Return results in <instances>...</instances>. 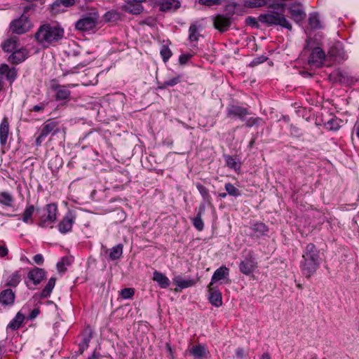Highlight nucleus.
Here are the masks:
<instances>
[{
    "instance_id": "obj_3",
    "label": "nucleus",
    "mask_w": 359,
    "mask_h": 359,
    "mask_svg": "<svg viewBox=\"0 0 359 359\" xmlns=\"http://www.w3.org/2000/svg\"><path fill=\"white\" fill-rule=\"evenodd\" d=\"M259 20L268 26L279 25L288 30H292V26L287 20L283 13H278L275 11H269L267 13H262L259 16Z\"/></svg>"
},
{
    "instance_id": "obj_17",
    "label": "nucleus",
    "mask_w": 359,
    "mask_h": 359,
    "mask_svg": "<svg viewBox=\"0 0 359 359\" xmlns=\"http://www.w3.org/2000/svg\"><path fill=\"white\" fill-rule=\"evenodd\" d=\"M28 55V50L26 48H18L14 50L8 57V60L13 64H19L23 62Z\"/></svg>"
},
{
    "instance_id": "obj_13",
    "label": "nucleus",
    "mask_w": 359,
    "mask_h": 359,
    "mask_svg": "<svg viewBox=\"0 0 359 359\" xmlns=\"http://www.w3.org/2000/svg\"><path fill=\"white\" fill-rule=\"evenodd\" d=\"M212 18L214 27L220 32H225L227 30L231 23V19L229 17L222 14L216 15Z\"/></svg>"
},
{
    "instance_id": "obj_22",
    "label": "nucleus",
    "mask_w": 359,
    "mask_h": 359,
    "mask_svg": "<svg viewBox=\"0 0 359 359\" xmlns=\"http://www.w3.org/2000/svg\"><path fill=\"white\" fill-rule=\"evenodd\" d=\"M229 269L226 266H221L217 269L213 273L211 282L209 285L210 286H213L214 283L217 281L224 279L226 276H229Z\"/></svg>"
},
{
    "instance_id": "obj_12",
    "label": "nucleus",
    "mask_w": 359,
    "mask_h": 359,
    "mask_svg": "<svg viewBox=\"0 0 359 359\" xmlns=\"http://www.w3.org/2000/svg\"><path fill=\"white\" fill-rule=\"evenodd\" d=\"M154 4L163 12L175 11L180 6L177 0H154Z\"/></svg>"
},
{
    "instance_id": "obj_51",
    "label": "nucleus",
    "mask_w": 359,
    "mask_h": 359,
    "mask_svg": "<svg viewBox=\"0 0 359 359\" xmlns=\"http://www.w3.org/2000/svg\"><path fill=\"white\" fill-rule=\"evenodd\" d=\"M245 23L248 25L251 26L252 27H257V26H258V23L257 22V20L255 18L251 17V16H248V17L246 18Z\"/></svg>"
},
{
    "instance_id": "obj_28",
    "label": "nucleus",
    "mask_w": 359,
    "mask_h": 359,
    "mask_svg": "<svg viewBox=\"0 0 359 359\" xmlns=\"http://www.w3.org/2000/svg\"><path fill=\"white\" fill-rule=\"evenodd\" d=\"M21 278L22 275L20 271H16L7 278L6 285L15 287L21 281Z\"/></svg>"
},
{
    "instance_id": "obj_49",
    "label": "nucleus",
    "mask_w": 359,
    "mask_h": 359,
    "mask_svg": "<svg viewBox=\"0 0 359 359\" xmlns=\"http://www.w3.org/2000/svg\"><path fill=\"white\" fill-rule=\"evenodd\" d=\"M104 18L108 21H115L119 18V15L116 11H111L105 13Z\"/></svg>"
},
{
    "instance_id": "obj_34",
    "label": "nucleus",
    "mask_w": 359,
    "mask_h": 359,
    "mask_svg": "<svg viewBox=\"0 0 359 359\" xmlns=\"http://www.w3.org/2000/svg\"><path fill=\"white\" fill-rule=\"evenodd\" d=\"M251 229L258 235H264L268 231L266 226L264 223L259 222L251 223Z\"/></svg>"
},
{
    "instance_id": "obj_58",
    "label": "nucleus",
    "mask_w": 359,
    "mask_h": 359,
    "mask_svg": "<svg viewBox=\"0 0 359 359\" xmlns=\"http://www.w3.org/2000/svg\"><path fill=\"white\" fill-rule=\"evenodd\" d=\"M86 65H87V63H80L77 66L73 67L72 69L68 71L67 73L64 74L63 75L66 76L67 74H75V73L77 72L76 70V69H78L79 67H83Z\"/></svg>"
},
{
    "instance_id": "obj_14",
    "label": "nucleus",
    "mask_w": 359,
    "mask_h": 359,
    "mask_svg": "<svg viewBox=\"0 0 359 359\" xmlns=\"http://www.w3.org/2000/svg\"><path fill=\"white\" fill-rule=\"evenodd\" d=\"M288 9L291 18L297 23L304 20L306 18V13L300 4H292Z\"/></svg>"
},
{
    "instance_id": "obj_41",
    "label": "nucleus",
    "mask_w": 359,
    "mask_h": 359,
    "mask_svg": "<svg viewBox=\"0 0 359 359\" xmlns=\"http://www.w3.org/2000/svg\"><path fill=\"white\" fill-rule=\"evenodd\" d=\"M245 7L257 8L266 5L265 0H245L244 4Z\"/></svg>"
},
{
    "instance_id": "obj_1",
    "label": "nucleus",
    "mask_w": 359,
    "mask_h": 359,
    "mask_svg": "<svg viewBox=\"0 0 359 359\" xmlns=\"http://www.w3.org/2000/svg\"><path fill=\"white\" fill-rule=\"evenodd\" d=\"M320 252L313 243H309L304 249L300 262L302 273L310 278L316 273L320 264Z\"/></svg>"
},
{
    "instance_id": "obj_60",
    "label": "nucleus",
    "mask_w": 359,
    "mask_h": 359,
    "mask_svg": "<svg viewBox=\"0 0 359 359\" xmlns=\"http://www.w3.org/2000/svg\"><path fill=\"white\" fill-rule=\"evenodd\" d=\"M9 69H10V68L7 65L2 64L0 66V74H1V75L6 74Z\"/></svg>"
},
{
    "instance_id": "obj_25",
    "label": "nucleus",
    "mask_w": 359,
    "mask_h": 359,
    "mask_svg": "<svg viewBox=\"0 0 359 359\" xmlns=\"http://www.w3.org/2000/svg\"><path fill=\"white\" fill-rule=\"evenodd\" d=\"M201 25L197 22L191 24L189 29V40L190 42H196L198 38L201 36L200 34Z\"/></svg>"
},
{
    "instance_id": "obj_36",
    "label": "nucleus",
    "mask_w": 359,
    "mask_h": 359,
    "mask_svg": "<svg viewBox=\"0 0 359 359\" xmlns=\"http://www.w3.org/2000/svg\"><path fill=\"white\" fill-rule=\"evenodd\" d=\"M181 81V76L177 75L172 79L165 81L162 84L159 86V88L163 89L168 87L174 86L178 84Z\"/></svg>"
},
{
    "instance_id": "obj_8",
    "label": "nucleus",
    "mask_w": 359,
    "mask_h": 359,
    "mask_svg": "<svg viewBox=\"0 0 359 359\" xmlns=\"http://www.w3.org/2000/svg\"><path fill=\"white\" fill-rule=\"evenodd\" d=\"M97 19L96 13L86 15L76 22V28L81 31L92 30L96 26Z\"/></svg>"
},
{
    "instance_id": "obj_11",
    "label": "nucleus",
    "mask_w": 359,
    "mask_h": 359,
    "mask_svg": "<svg viewBox=\"0 0 359 359\" xmlns=\"http://www.w3.org/2000/svg\"><path fill=\"white\" fill-rule=\"evenodd\" d=\"M227 116L229 118H238L241 121H245V117L250 114L248 109L237 106V105H229L226 107Z\"/></svg>"
},
{
    "instance_id": "obj_55",
    "label": "nucleus",
    "mask_w": 359,
    "mask_h": 359,
    "mask_svg": "<svg viewBox=\"0 0 359 359\" xmlns=\"http://www.w3.org/2000/svg\"><path fill=\"white\" fill-rule=\"evenodd\" d=\"M33 260L36 264L41 265L43 263V257L41 254H37L34 256Z\"/></svg>"
},
{
    "instance_id": "obj_9",
    "label": "nucleus",
    "mask_w": 359,
    "mask_h": 359,
    "mask_svg": "<svg viewBox=\"0 0 359 359\" xmlns=\"http://www.w3.org/2000/svg\"><path fill=\"white\" fill-rule=\"evenodd\" d=\"M57 123L52 120H48L46 121L41 130V133L38 137L36 140V146H40L42 142L46 138V137L50 133H53L54 134L58 132V130L56 129Z\"/></svg>"
},
{
    "instance_id": "obj_54",
    "label": "nucleus",
    "mask_w": 359,
    "mask_h": 359,
    "mask_svg": "<svg viewBox=\"0 0 359 359\" xmlns=\"http://www.w3.org/2000/svg\"><path fill=\"white\" fill-rule=\"evenodd\" d=\"M191 55L190 54H183L181 55L179 57V62L180 64L184 65L187 63V62L191 58Z\"/></svg>"
},
{
    "instance_id": "obj_32",
    "label": "nucleus",
    "mask_w": 359,
    "mask_h": 359,
    "mask_svg": "<svg viewBox=\"0 0 359 359\" xmlns=\"http://www.w3.org/2000/svg\"><path fill=\"white\" fill-rule=\"evenodd\" d=\"M123 254V245L118 244L109 250V257L111 260H116L121 257Z\"/></svg>"
},
{
    "instance_id": "obj_18",
    "label": "nucleus",
    "mask_w": 359,
    "mask_h": 359,
    "mask_svg": "<svg viewBox=\"0 0 359 359\" xmlns=\"http://www.w3.org/2000/svg\"><path fill=\"white\" fill-rule=\"evenodd\" d=\"M15 292L11 289H5L0 292V304L4 306H11L15 302Z\"/></svg>"
},
{
    "instance_id": "obj_63",
    "label": "nucleus",
    "mask_w": 359,
    "mask_h": 359,
    "mask_svg": "<svg viewBox=\"0 0 359 359\" xmlns=\"http://www.w3.org/2000/svg\"><path fill=\"white\" fill-rule=\"evenodd\" d=\"M285 6V4H283V3H276V4H273L270 6H269V7L270 8H283Z\"/></svg>"
},
{
    "instance_id": "obj_6",
    "label": "nucleus",
    "mask_w": 359,
    "mask_h": 359,
    "mask_svg": "<svg viewBox=\"0 0 359 359\" xmlns=\"http://www.w3.org/2000/svg\"><path fill=\"white\" fill-rule=\"evenodd\" d=\"M32 27L33 25L32 22L25 13L22 14L20 18L13 20L10 23L11 31L17 34H25L29 32Z\"/></svg>"
},
{
    "instance_id": "obj_42",
    "label": "nucleus",
    "mask_w": 359,
    "mask_h": 359,
    "mask_svg": "<svg viewBox=\"0 0 359 359\" xmlns=\"http://www.w3.org/2000/svg\"><path fill=\"white\" fill-rule=\"evenodd\" d=\"M340 121L337 118H331L326 123V127L329 130H337L339 128Z\"/></svg>"
},
{
    "instance_id": "obj_38",
    "label": "nucleus",
    "mask_w": 359,
    "mask_h": 359,
    "mask_svg": "<svg viewBox=\"0 0 359 359\" xmlns=\"http://www.w3.org/2000/svg\"><path fill=\"white\" fill-rule=\"evenodd\" d=\"M309 23L311 29H316L320 28V22L317 13L310 14Z\"/></svg>"
},
{
    "instance_id": "obj_47",
    "label": "nucleus",
    "mask_w": 359,
    "mask_h": 359,
    "mask_svg": "<svg viewBox=\"0 0 359 359\" xmlns=\"http://www.w3.org/2000/svg\"><path fill=\"white\" fill-rule=\"evenodd\" d=\"M134 290L130 287L124 288L121 291V295L124 299L131 298L134 295Z\"/></svg>"
},
{
    "instance_id": "obj_37",
    "label": "nucleus",
    "mask_w": 359,
    "mask_h": 359,
    "mask_svg": "<svg viewBox=\"0 0 359 359\" xmlns=\"http://www.w3.org/2000/svg\"><path fill=\"white\" fill-rule=\"evenodd\" d=\"M224 188L229 196L238 197L241 195L240 190L230 182L226 183Z\"/></svg>"
},
{
    "instance_id": "obj_50",
    "label": "nucleus",
    "mask_w": 359,
    "mask_h": 359,
    "mask_svg": "<svg viewBox=\"0 0 359 359\" xmlns=\"http://www.w3.org/2000/svg\"><path fill=\"white\" fill-rule=\"evenodd\" d=\"M259 118L250 117L248 119L245 118V126L248 127H252L253 126L257 125L259 121Z\"/></svg>"
},
{
    "instance_id": "obj_56",
    "label": "nucleus",
    "mask_w": 359,
    "mask_h": 359,
    "mask_svg": "<svg viewBox=\"0 0 359 359\" xmlns=\"http://www.w3.org/2000/svg\"><path fill=\"white\" fill-rule=\"evenodd\" d=\"M39 312H40L39 309H38V308L34 309L29 313L28 318L29 320H34L39 314Z\"/></svg>"
},
{
    "instance_id": "obj_48",
    "label": "nucleus",
    "mask_w": 359,
    "mask_h": 359,
    "mask_svg": "<svg viewBox=\"0 0 359 359\" xmlns=\"http://www.w3.org/2000/svg\"><path fill=\"white\" fill-rule=\"evenodd\" d=\"M160 53H161V55L164 62L168 61L172 55V53H171L170 50L168 47H165V46H163L162 48Z\"/></svg>"
},
{
    "instance_id": "obj_39",
    "label": "nucleus",
    "mask_w": 359,
    "mask_h": 359,
    "mask_svg": "<svg viewBox=\"0 0 359 359\" xmlns=\"http://www.w3.org/2000/svg\"><path fill=\"white\" fill-rule=\"evenodd\" d=\"M12 196L8 192H0V203L6 205L11 206L13 202Z\"/></svg>"
},
{
    "instance_id": "obj_21",
    "label": "nucleus",
    "mask_w": 359,
    "mask_h": 359,
    "mask_svg": "<svg viewBox=\"0 0 359 359\" xmlns=\"http://www.w3.org/2000/svg\"><path fill=\"white\" fill-rule=\"evenodd\" d=\"M9 134V123L8 118L4 117L0 124V144L4 146L7 143Z\"/></svg>"
},
{
    "instance_id": "obj_29",
    "label": "nucleus",
    "mask_w": 359,
    "mask_h": 359,
    "mask_svg": "<svg viewBox=\"0 0 359 359\" xmlns=\"http://www.w3.org/2000/svg\"><path fill=\"white\" fill-rule=\"evenodd\" d=\"M24 320L25 316L20 312H18L15 318L9 323L7 328L12 330H18L21 326Z\"/></svg>"
},
{
    "instance_id": "obj_61",
    "label": "nucleus",
    "mask_w": 359,
    "mask_h": 359,
    "mask_svg": "<svg viewBox=\"0 0 359 359\" xmlns=\"http://www.w3.org/2000/svg\"><path fill=\"white\" fill-rule=\"evenodd\" d=\"M236 354L238 358H243L245 355V351L241 348H238L236 351Z\"/></svg>"
},
{
    "instance_id": "obj_30",
    "label": "nucleus",
    "mask_w": 359,
    "mask_h": 359,
    "mask_svg": "<svg viewBox=\"0 0 359 359\" xmlns=\"http://www.w3.org/2000/svg\"><path fill=\"white\" fill-rule=\"evenodd\" d=\"M205 211V207L202 206L200 208L196 216L192 219L193 225L198 231H202L204 227V223L202 220V214Z\"/></svg>"
},
{
    "instance_id": "obj_33",
    "label": "nucleus",
    "mask_w": 359,
    "mask_h": 359,
    "mask_svg": "<svg viewBox=\"0 0 359 359\" xmlns=\"http://www.w3.org/2000/svg\"><path fill=\"white\" fill-rule=\"evenodd\" d=\"M55 285V278H50L47 284L46 285L45 287L43 289V290L41 292V298H46L49 297L52 292L53 289L54 288Z\"/></svg>"
},
{
    "instance_id": "obj_7",
    "label": "nucleus",
    "mask_w": 359,
    "mask_h": 359,
    "mask_svg": "<svg viewBox=\"0 0 359 359\" xmlns=\"http://www.w3.org/2000/svg\"><path fill=\"white\" fill-rule=\"evenodd\" d=\"M76 84L69 83L66 86L60 85L58 83H53L51 84V89L55 91V98L57 101H66L70 97V88L76 86Z\"/></svg>"
},
{
    "instance_id": "obj_26",
    "label": "nucleus",
    "mask_w": 359,
    "mask_h": 359,
    "mask_svg": "<svg viewBox=\"0 0 359 359\" xmlns=\"http://www.w3.org/2000/svg\"><path fill=\"white\" fill-rule=\"evenodd\" d=\"M18 41L16 36L9 37L2 43V49L5 52H13L18 48Z\"/></svg>"
},
{
    "instance_id": "obj_24",
    "label": "nucleus",
    "mask_w": 359,
    "mask_h": 359,
    "mask_svg": "<svg viewBox=\"0 0 359 359\" xmlns=\"http://www.w3.org/2000/svg\"><path fill=\"white\" fill-rule=\"evenodd\" d=\"M173 283L181 289L192 287L196 284L193 279H185L180 276H177L173 278Z\"/></svg>"
},
{
    "instance_id": "obj_45",
    "label": "nucleus",
    "mask_w": 359,
    "mask_h": 359,
    "mask_svg": "<svg viewBox=\"0 0 359 359\" xmlns=\"http://www.w3.org/2000/svg\"><path fill=\"white\" fill-rule=\"evenodd\" d=\"M90 340V336L84 337L82 341L79 343V351L82 353L88 347L89 342Z\"/></svg>"
},
{
    "instance_id": "obj_15",
    "label": "nucleus",
    "mask_w": 359,
    "mask_h": 359,
    "mask_svg": "<svg viewBox=\"0 0 359 359\" xmlns=\"http://www.w3.org/2000/svg\"><path fill=\"white\" fill-rule=\"evenodd\" d=\"M75 222L74 217L71 214L68 213L62 219L58 224V230L62 233L65 234L72 231L73 224Z\"/></svg>"
},
{
    "instance_id": "obj_23",
    "label": "nucleus",
    "mask_w": 359,
    "mask_h": 359,
    "mask_svg": "<svg viewBox=\"0 0 359 359\" xmlns=\"http://www.w3.org/2000/svg\"><path fill=\"white\" fill-rule=\"evenodd\" d=\"M153 280L156 282L161 288L165 289L170 285V280L163 273L155 271L153 273Z\"/></svg>"
},
{
    "instance_id": "obj_64",
    "label": "nucleus",
    "mask_w": 359,
    "mask_h": 359,
    "mask_svg": "<svg viewBox=\"0 0 359 359\" xmlns=\"http://www.w3.org/2000/svg\"><path fill=\"white\" fill-rule=\"evenodd\" d=\"M100 357V353H97V352L94 351L93 353V354L90 356H89L87 359H99Z\"/></svg>"
},
{
    "instance_id": "obj_20",
    "label": "nucleus",
    "mask_w": 359,
    "mask_h": 359,
    "mask_svg": "<svg viewBox=\"0 0 359 359\" xmlns=\"http://www.w3.org/2000/svg\"><path fill=\"white\" fill-rule=\"evenodd\" d=\"M46 271L43 269L35 267L28 273V278L32 280L34 285H38L45 278Z\"/></svg>"
},
{
    "instance_id": "obj_62",
    "label": "nucleus",
    "mask_w": 359,
    "mask_h": 359,
    "mask_svg": "<svg viewBox=\"0 0 359 359\" xmlns=\"http://www.w3.org/2000/svg\"><path fill=\"white\" fill-rule=\"evenodd\" d=\"M44 107H45V104H44L34 105L33 107V108H32V110L34 111H43L44 109Z\"/></svg>"
},
{
    "instance_id": "obj_5",
    "label": "nucleus",
    "mask_w": 359,
    "mask_h": 359,
    "mask_svg": "<svg viewBox=\"0 0 359 359\" xmlns=\"http://www.w3.org/2000/svg\"><path fill=\"white\" fill-rule=\"evenodd\" d=\"M304 54L309 55L308 64L315 68L321 67L325 59V53L320 47H312L310 43L307 41L306 46L304 48Z\"/></svg>"
},
{
    "instance_id": "obj_52",
    "label": "nucleus",
    "mask_w": 359,
    "mask_h": 359,
    "mask_svg": "<svg viewBox=\"0 0 359 359\" xmlns=\"http://www.w3.org/2000/svg\"><path fill=\"white\" fill-rule=\"evenodd\" d=\"M266 59H267V57L265 56H261V57H256L251 62L250 65L252 67L258 65L264 62V61H266Z\"/></svg>"
},
{
    "instance_id": "obj_2",
    "label": "nucleus",
    "mask_w": 359,
    "mask_h": 359,
    "mask_svg": "<svg viewBox=\"0 0 359 359\" xmlns=\"http://www.w3.org/2000/svg\"><path fill=\"white\" fill-rule=\"evenodd\" d=\"M64 36V29L56 25H43L36 32L34 38L43 48H48Z\"/></svg>"
},
{
    "instance_id": "obj_57",
    "label": "nucleus",
    "mask_w": 359,
    "mask_h": 359,
    "mask_svg": "<svg viewBox=\"0 0 359 359\" xmlns=\"http://www.w3.org/2000/svg\"><path fill=\"white\" fill-rule=\"evenodd\" d=\"M65 8L72 6L74 4V0H59Z\"/></svg>"
},
{
    "instance_id": "obj_16",
    "label": "nucleus",
    "mask_w": 359,
    "mask_h": 359,
    "mask_svg": "<svg viewBox=\"0 0 359 359\" xmlns=\"http://www.w3.org/2000/svg\"><path fill=\"white\" fill-rule=\"evenodd\" d=\"M188 351L193 356L194 359H204L210 354L207 347L202 344L193 346L189 348Z\"/></svg>"
},
{
    "instance_id": "obj_59",
    "label": "nucleus",
    "mask_w": 359,
    "mask_h": 359,
    "mask_svg": "<svg viewBox=\"0 0 359 359\" xmlns=\"http://www.w3.org/2000/svg\"><path fill=\"white\" fill-rule=\"evenodd\" d=\"M8 254V248L4 245H0V257H5Z\"/></svg>"
},
{
    "instance_id": "obj_40",
    "label": "nucleus",
    "mask_w": 359,
    "mask_h": 359,
    "mask_svg": "<svg viewBox=\"0 0 359 359\" xmlns=\"http://www.w3.org/2000/svg\"><path fill=\"white\" fill-rule=\"evenodd\" d=\"M34 212V205L27 206L23 214H22L23 222L25 223H29Z\"/></svg>"
},
{
    "instance_id": "obj_53",
    "label": "nucleus",
    "mask_w": 359,
    "mask_h": 359,
    "mask_svg": "<svg viewBox=\"0 0 359 359\" xmlns=\"http://www.w3.org/2000/svg\"><path fill=\"white\" fill-rule=\"evenodd\" d=\"M6 75V78L8 80L13 81L16 78L17 73H16L15 69L14 68H13V69H10Z\"/></svg>"
},
{
    "instance_id": "obj_46",
    "label": "nucleus",
    "mask_w": 359,
    "mask_h": 359,
    "mask_svg": "<svg viewBox=\"0 0 359 359\" xmlns=\"http://www.w3.org/2000/svg\"><path fill=\"white\" fill-rule=\"evenodd\" d=\"M198 3L201 5L207 6H219L222 3V0H198Z\"/></svg>"
},
{
    "instance_id": "obj_10",
    "label": "nucleus",
    "mask_w": 359,
    "mask_h": 359,
    "mask_svg": "<svg viewBox=\"0 0 359 359\" xmlns=\"http://www.w3.org/2000/svg\"><path fill=\"white\" fill-rule=\"evenodd\" d=\"M257 267V262L251 255L245 257V258L242 260L239 264V269L241 272L247 276L250 275Z\"/></svg>"
},
{
    "instance_id": "obj_27",
    "label": "nucleus",
    "mask_w": 359,
    "mask_h": 359,
    "mask_svg": "<svg viewBox=\"0 0 359 359\" xmlns=\"http://www.w3.org/2000/svg\"><path fill=\"white\" fill-rule=\"evenodd\" d=\"M124 8L126 12L134 15L140 14L143 10L141 3L135 1H133V2H128L124 6Z\"/></svg>"
},
{
    "instance_id": "obj_31",
    "label": "nucleus",
    "mask_w": 359,
    "mask_h": 359,
    "mask_svg": "<svg viewBox=\"0 0 359 359\" xmlns=\"http://www.w3.org/2000/svg\"><path fill=\"white\" fill-rule=\"evenodd\" d=\"M226 166L233 170L236 172H238L241 170V163L237 161L236 158L230 156V155H224V156Z\"/></svg>"
},
{
    "instance_id": "obj_4",
    "label": "nucleus",
    "mask_w": 359,
    "mask_h": 359,
    "mask_svg": "<svg viewBox=\"0 0 359 359\" xmlns=\"http://www.w3.org/2000/svg\"><path fill=\"white\" fill-rule=\"evenodd\" d=\"M39 215V226L42 228L53 227L57 219V207L55 203L47 204L43 208L38 209Z\"/></svg>"
},
{
    "instance_id": "obj_19",
    "label": "nucleus",
    "mask_w": 359,
    "mask_h": 359,
    "mask_svg": "<svg viewBox=\"0 0 359 359\" xmlns=\"http://www.w3.org/2000/svg\"><path fill=\"white\" fill-rule=\"evenodd\" d=\"M209 301L212 305L219 307L222 304V294L219 290H215L212 286L208 285Z\"/></svg>"
},
{
    "instance_id": "obj_35",
    "label": "nucleus",
    "mask_w": 359,
    "mask_h": 359,
    "mask_svg": "<svg viewBox=\"0 0 359 359\" xmlns=\"http://www.w3.org/2000/svg\"><path fill=\"white\" fill-rule=\"evenodd\" d=\"M196 188L199 193L201 194L205 202L207 203L208 204H210L211 203L212 198L209 194L208 189L201 184H197Z\"/></svg>"
},
{
    "instance_id": "obj_44",
    "label": "nucleus",
    "mask_w": 359,
    "mask_h": 359,
    "mask_svg": "<svg viewBox=\"0 0 359 359\" xmlns=\"http://www.w3.org/2000/svg\"><path fill=\"white\" fill-rule=\"evenodd\" d=\"M336 48H338L339 49L340 48V45H337V46L336 47ZM328 55L331 57H333L336 60H339L340 59H343L344 58V56H343V53H341L340 52V50H338V52L337 53H334V48H331L330 50V51L328 52Z\"/></svg>"
},
{
    "instance_id": "obj_43",
    "label": "nucleus",
    "mask_w": 359,
    "mask_h": 359,
    "mask_svg": "<svg viewBox=\"0 0 359 359\" xmlns=\"http://www.w3.org/2000/svg\"><path fill=\"white\" fill-rule=\"evenodd\" d=\"M65 7L62 4L59 2V0H56L50 6L51 12L54 14L60 13L65 11Z\"/></svg>"
}]
</instances>
